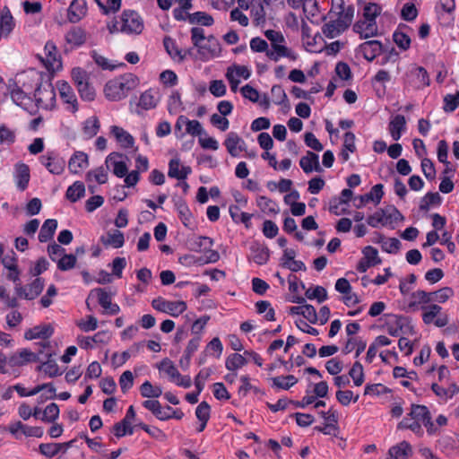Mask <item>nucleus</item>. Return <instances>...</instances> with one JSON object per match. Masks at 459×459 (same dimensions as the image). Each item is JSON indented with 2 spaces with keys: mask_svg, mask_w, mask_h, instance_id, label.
<instances>
[{
  "mask_svg": "<svg viewBox=\"0 0 459 459\" xmlns=\"http://www.w3.org/2000/svg\"><path fill=\"white\" fill-rule=\"evenodd\" d=\"M382 7L377 3H368L363 8V17L367 22H374L380 15Z\"/></svg>",
  "mask_w": 459,
  "mask_h": 459,
  "instance_id": "nucleus-41",
  "label": "nucleus"
},
{
  "mask_svg": "<svg viewBox=\"0 0 459 459\" xmlns=\"http://www.w3.org/2000/svg\"><path fill=\"white\" fill-rule=\"evenodd\" d=\"M392 393V389L389 387L382 385V384H372V385H367L364 389V394H375V395H381V394H387Z\"/></svg>",
  "mask_w": 459,
  "mask_h": 459,
  "instance_id": "nucleus-59",
  "label": "nucleus"
},
{
  "mask_svg": "<svg viewBox=\"0 0 459 459\" xmlns=\"http://www.w3.org/2000/svg\"><path fill=\"white\" fill-rule=\"evenodd\" d=\"M65 41L73 47H80L86 41V33L81 27H74L65 34Z\"/></svg>",
  "mask_w": 459,
  "mask_h": 459,
  "instance_id": "nucleus-26",
  "label": "nucleus"
},
{
  "mask_svg": "<svg viewBox=\"0 0 459 459\" xmlns=\"http://www.w3.org/2000/svg\"><path fill=\"white\" fill-rule=\"evenodd\" d=\"M354 346H357L355 352V357L357 358L365 351L367 342L360 338L358 339L351 337L347 340L344 347L342 348V352L344 354L351 353L353 350H355Z\"/></svg>",
  "mask_w": 459,
  "mask_h": 459,
  "instance_id": "nucleus-33",
  "label": "nucleus"
},
{
  "mask_svg": "<svg viewBox=\"0 0 459 459\" xmlns=\"http://www.w3.org/2000/svg\"><path fill=\"white\" fill-rule=\"evenodd\" d=\"M100 242L105 247L112 246L115 248H119L124 246L125 237L123 232L114 230L113 232H108L107 236H101Z\"/></svg>",
  "mask_w": 459,
  "mask_h": 459,
  "instance_id": "nucleus-29",
  "label": "nucleus"
},
{
  "mask_svg": "<svg viewBox=\"0 0 459 459\" xmlns=\"http://www.w3.org/2000/svg\"><path fill=\"white\" fill-rule=\"evenodd\" d=\"M421 169L428 180H433L436 178V169L433 161L429 158L421 160Z\"/></svg>",
  "mask_w": 459,
  "mask_h": 459,
  "instance_id": "nucleus-63",
  "label": "nucleus"
},
{
  "mask_svg": "<svg viewBox=\"0 0 459 459\" xmlns=\"http://www.w3.org/2000/svg\"><path fill=\"white\" fill-rule=\"evenodd\" d=\"M71 74L76 88L82 87L83 82L89 81L88 73L81 67L73 68Z\"/></svg>",
  "mask_w": 459,
  "mask_h": 459,
  "instance_id": "nucleus-58",
  "label": "nucleus"
},
{
  "mask_svg": "<svg viewBox=\"0 0 459 459\" xmlns=\"http://www.w3.org/2000/svg\"><path fill=\"white\" fill-rule=\"evenodd\" d=\"M325 43V41L319 32H316L313 37H310V39L305 41V45L308 48L307 49L315 53L322 52Z\"/></svg>",
  "mask_w": 459,
  "mask_h": 459,
  "instance_id": "nucleus-46",
  "label": "nucleus"
},
{
  "mask_svg": "<svg viewBox=\"0 0 459 459\" xmlns=\"http://www.w3.org/2000/svg\"><path fill=\"white\" fill-rule=\"evenodd\" d=\"M389 459H408L412 455V448L409 442L403 440L390 447Z\"/></svg>",
  "mask_w": 459,
  "mask_h": 459,
  "instance_id": "nucleus-19",
  "label": "nucleus"
},
{
  "mask_svg": "<svg viewBox=\"0 0 459 459\" xmlns=\"http://www.w3.org/2000/svg\"><path fill=\"white\" fill-rule=\"evenodd\" d=\"M59 95L65 104H67V109L72 113H75L79 109V104L76 95L66 81H58L56 83Z\"/></svg>",
  "mask_w": 459,
  "mask_h": 459,
  "instance_id": "nucleus-7",
  "label": "nucleus"
},
{
  "mask_svg": "<svg viewBox=\"0 0 459 459\" xmlns=\"http://www.w3.org/2000/svg\"><path fill=\"white\" fill-rule=\"evenodd\" d=\"M418 13L419 12L415 4L412 3H407L402 8L401 17L406 22H412L417 18Z\"/></svg>",
  "mask_w": 459,
  "mask_h": 459,
  "instance_id": "nucleus-57",
  "label": "nucleus"
},
{
  "mask_svg": "<svg viewBox=\"0 0 459 459\" xmlns=\"http://www.w3.org/2000/svg\"><path fill=\"white\" fill-rule=\"evenodd\" d=\"M406 129V119L403 115H396L393 117V119L389 122L388 130L389 133L394 141H398L403 132Z\"/></svg>",
  "mask_w": 459,
  "mask_h": 459,
  "instance_id": "nucleus-18",
  "label": "nucleus"
},
{
  "mask_svg": "<svg viewBox=\"0 0 459 459\" xmlns=\"http://www.w3.org/2000/svg\"><path fill=\"white\" fill-rule=\"evenodd\" d=\"M139 79L134 74H125L118 78L108 81L104 88L105 96L111 101H118L126 98L134 90Z\"/></svg>",
  "mask_w": 459,
  "mask_h": 459,
  "instance_id": "nucleus-1",
  "label": "nucleus"
},
{
  "mask_svg": "<svg viewBox=\"0 0 459 459\" xmlns=\"http://www.w3.org/2000/svg\"><path fill=\"white\" fill-rule=\"evenodd\" d=\"M158 100L155 99L152 91L148 90L143 92L140 96L138 107L144 110H149L156 108Z\"/></svg>",
  "mask_w": 459,
  "mask_h": 459,
  "instance_id": "nucleus-39",
  "label": "nucleus"
},
{
  "mask_svg": "<svg viewBox=\"0 0 459 459\" xmlns=\"http://www.w3.org/2000/svg\"><path fill=\"white\" fill-rule=\"evenodd\" d=\"M93 293H96L97 294V297H98V302L99 304L104 308L106 309L108 307L110 306V304L112 303L111 301V295L109 293H108L106 291L105 289H102V288H96L92 290H91L90 294H89V298H91V296L93 294Z\"/></svg>",
  "mask_w": 459,
  "mask_h": 459,
  "instance_id": "nucleus-51",
  "label": "nucleus"
},
{
  "mask_svg": "<svg viewBox=\"0 0 459 459\" xmlns=\"http://www.w3.org/2000/svg\"><path fill=\"white\" fill-rule=\"evenodd\" d=\"M384 186L382 184L375 185L370 192L361 195L359 196V204H355V207L359 209L363 207L369 201L374 202L376 204H378L384 195L383 191Z\"/></svg>",
  "mask_w": 459,
  "mask_h": 459,
  "instance_id": "nucleus-12",
  "label": "nucleus"
},
{
  "mask_svg": "<svg viewBox=\"0 0 459 459\" xmlns=\"http://www.w3.org/2000/svg\"><path fill=\"white\" fill-rule=\"evenodd\" d=\"M92 178H94V179L100 185H102V184H105L107 182V180H108V173L104 169V168L101 166V167H99V168H97V169H95L93 170H90L86 174V180L87 181H91Z\"/></svg>",
  "mask_w": 459,
  "mask_h": 459,
  "instance_id": "nucleus-55",
  "label": "nucleus"
},
{
  "mask_svg": "<svg viewBox=\"0 0 459 459\" xmlns=\"http://www.w3.org/2000/svg\"><path fill=\"white\" fill-rule=\"evenodd\" d=\"M111 134L115 136L117 141L121 144L123 148L128 149L134 146V137L123 128L117 126H112Z\"/></svg>",
  "mask_w": 459,
  "mask_h": 459,
  "instance_id": "nucleus-27",
  "label": "nucleus"
},
{
  "mask_svg": "<svg viewBox=\"0 0 459 459\" xmlns=\"http://www.w3.org/2000/svg\"><path fill=\"white\" fill-rule=\"evenodd\" d=\"M88 165L89 157L87 153L77 151L70 158L68 162V169L71 173L78 174L82 169L88 167Z\"/></svg>",
  "mask_w": 459,
  "mask_h": 459,
  "instance_id": "nucleus-16",
  "label": "nucleus"
},
{
  "mask_svg": "<svg viewBox=\"0 0 459 459\" xmlns=\"http://www.w3.org/2000/svg\"><path fill=\"white\" fill-rule=\"evenodd\" d=\"M87 5L85 0H73L67 10L68 21L72 23L80 22L86 14Z\"/></svg>",
  "mask_w": 459,
  "mask_h": 459,
  "instance_id": "nucleus-11",
  "label": "nucleus"
},
{
  "mask_svg": "<svg viewBox=\"0 0 459 459\" xmlns=\"http://www.w3.org/2000/svg\"><path fill=\"white\" fill-rule=\"evenodd\" d=\"M143 406L151 411L152 414L160 420H168L169 417L168 413H163V409L158 400H146L143 403Z\"/></svg>",
  "mask_w": 459,
  "mask_h": 459,
  "instance_id": "nucleus-36",
  "label": "nucleus"
},
{
  "mask_svg": "<svg viewBox=\"0 0 459 459\" xmlns=\"http://www.w3.org/2000/svg\"><path fill=\"white\" fill-rule=\"evenodd\" d=\"M457 107H459V91H457L455 94H446L444 97L443 109L445 112H453Z\"/></svg>",
  "mask_w": 459,
  "mask_h": 459,
  "instance_id": "nucleus-53",
  "label": "nucleus"
},
{
  "mask_svg": "<svg viewBox=\"0 0 459 459\" xmlns=\"http://www.w3.org/2000/svg\"><path fill=\"white\" fill-rule=\"evenodd\" d=\"M187 21L191 24H198L206 27H210L214 23V19L212 15L200 11L187 13Z\"/></svg>",
  "mask_w": 459,
  "mask_h": 459,
  "instance_id": "nucleus-31",
  "label": "nucleus"
},
{
  "mask_svg": "<svg viewBox=\"0 0 459 459\" xmlns=\"http://www.w3.org/2000/svg\"><path fill=\"white\" fill-rule=\"evenodd\" d=\"M163 45L166 52L172 59L178 58V62H183L186 59V54H183V51L178 48L175 40L169 36H165Z\"/></svg>",
  "mask_w": 459,
  "mask_h": 459,
  "instance_id": "nucleus-30",
  "label": "nucleus"
},
{
  "mask_svg": "<svg viewBox=\"0 0 459 459\" xmlns=\"http://www.w3.org/2000/svg\"><path fill=\"white\" fill-rule=\"evenodd\" d=\"M15 172L17 186L21 191H24L30 178V168L25 163H19L16 165Z\"/></svg>",
  "mask_w": 459,
  "mask_h": 459,
  "instance_id": "nucleus-24",
  "label": "nucleus"
},
{
  "mask_svg": "<svg viewBox=\"0 0 459 459\" xmlns=\"http://www.w3.org/2000/svg\"><path fill=\"white\" fill-rule=\"evenodd\" d=\"M42 165L52 174L60 175L65 170V161L53 152L39 157Z\"/></svg>",
  "mask_w": 459,
  "mask_h": 459,
  "instance_id": "nucleus-8",
  "label": "nucleus"
},
{
  "mask_svg": "<svg viewBox=\"0 0 459 459\" xmlns=\"http://www.w3.org/2000/svg\"><path fill=\"white\" fill-rule=\"evenodd\" d=\"M251 259L257 264H266L269 258V250L266 247L255 242L250 247Z\"/></svg>",
  "mask_w": 459,
  "mask_h": 459,
  "instance_id": "nucleus-25",
  "label": "nucleus"
},
{
  "mask_svg": "<svg viewBox=\"0 0 459 459\" xmlns=\"http://www.w3.org/2000/svg\"><path fill=\"white\" fill-rule=\"evenodd\" d=\"M180 161L178 159H172L169 163L168 176L172 178L178 180H184L191 173V168L188 166H183L181 170L178 169Z\"/></svg>",
  "mask_w": 459,
  "mask_h": 459,
  "instance_id": "nucleus-23",
  "label": "nucleus"
},
{
  "mask_svg": "<svg viewBox=\"0 0 459 459\" xmlns=\"http://www.w3.org/2000/svg\"><path fill=\"white\" fill-rule=\"evenodd\" d=\"M47 360L44 361L45 365V374H47L50 377H55L62 375V372L59 370V367L56 362L51 359L52 353L46 354Z\"/></svg>",
  "mask_w": 459,
  "mask_h": 459,
  "instance_id": "nucleus-52",
  "label": "nucleus"
},
{
  "mask_svg": "<svg viewBox=\"0 0 459 459\" xmlns=\"http://www.w3.org/2000/svg\"><path fill=\"white\" fill-rule=\"evenodd\" d=\"M100 127V121H99L98 117H92L91 118H88L84 122L82 131H83L84 135L90 139V138L94 137L98 134Z\"/></svg>",
  "mask_w": 459,
  "mask_h": 459,
  "instance_id": "nucleus-44",
  "label": "nucleus"
},
{
  "mask_svg": "<svg viewBox=\"0 0 459 459\" xmlns=\"http://www.w3.org/2000/svg\"><path fill=\"white\" fill-rule=\"evenodd\" d=\"M384 316L394 319V323L400 333L411 335L415 333L414 326L411 325V319L409 316L394 314H385Z\"/></svg>",
  "mask_w": 459,
  "mask_h": 459,
  "instance_id": "nucleus-20",
  "label": "nucleus"
},
{
  "mask_svg": "<svg viewBox=\"0 0 459 459\" xmlns=\"http://www.w3.org/2000/svg\"><path fill=\"white\" fill-rule=\"evenodd\" d=\"M160 368L163 369L173 381H175L177 377H180V373L175 367L174 363L168 358L161 360Z\"/></svg>",
  "mask_w": 459,
  "mask_h": 459,
  "instance_id": "nucleus-62",
  "label": "nucleus"
},
{
  "mask_svg": "<svg viewBox=\"0 0 459 459\" xmlns=\"http://www.w3.org/2000/svg\"><path fill=\"white\" fill-rule=\"evenodd\" d=\"M120 31L127 34H140L143 30V22L134 10H124L121 14Z\"/></svg>",
  "mask_w": 459,
  "mask_h": 459,
  "instance_id": "nucleus-3",
  "label": "nucleus"
},
{
  "mask_svg": "<svg viewBox=\"0 0 459 459\" xmlns=\"http://www.w3.org/2000/svg\"><path fill=\"white\" fill-rule=\"evenodd\" d=\"M37 87L34 92V98L36 101V105L38 107H48L46 103L47 100L53 102L56 100V92L55 88L52 83H47L46 85L42 84V76L37 79Z\"/></svg>",
  "mask_w": 459,
  "mask_h": 459,
  "instance_id": "nucleus-5",
  "label": "nucleus"
},
{
  "mask_svg": "<svg viewBox=\"0 0 459 459\" xmlns=\"http://www.w3.org/2000/svg\"><path fill=\"white\" fill-rule=\"evenodd\" d=\"M240 143H244L243 140L237 133L230 132L227 134L224 145L232 157H237L239 154V152L243 150L242 146L239 145Z\"/></svg>",
  "mask_w": 459,
  "mask_h": 459,
  "instance_id": "nucleus-22",
  "label": "nucleus"
},
{
  "mask_svg": "<svg viewBox=\"0 0 459 459\" xmlns=\"http://www.w3.org/2000/svg\"><path fill=\"white\" fill-rule=\"evenodd\" d=\"M401 241L396 238H385V241L383 242L381 246L383 251L389 254H396L399 252L401 248Z\"/></svg>",
  "mask_w": 459,
  "mask_h": 459,
  "instance_id": "nucleus-64",
  "label": "nucleus"
},
{
  "mask_svg": "<svg viewBox=\"0 0 459 459\" xmlns=\"http://www.w3.org/2000/svg\"><path fill=\"white\" fill-rule=\"evenodd\" d=\"M59 411H60L58 405L55 403H52L45 408L40 420L44 422L54 423L59 416Z\"/></svg>",
  "mask_w": 459,
  "mask_h": 459,
  "instance_id": "nucleus-50",
  "label": "nucleus"
},
{
  "mask_svg": "<svg viewBox=\"0 0 459 459\" xmlns=\"http://www.w3.org/2000/svg\"><path fill=\"white\" fill-rule=\"evenodd\" d=\"M363 257L359 261L356 269L359 273H366L368 268L378 265L382 259L378 256V251L372 246H367L362 249Z\"/></svg>",
  "mask_w": 459,
  "mask_h": 459,
  "instance_id": "nucleus-6",
  "label": "nucleus"
},
{
  "mask_svg": "<svg viewBox=\"0 0 459 459\" xmlns=\"http://www.w3.org/2000/svg\"><path fill=\"white\" fill-rule=\"evenodd\" d=\"M152 306L154 309L168 313L172 316H178L187 307L185 301H168L161 297L154 299L152 301Z\"/></svg>",
  "mask_w": 459,
  "mask_h": 459,
  "instance_id": "nucleus-4",
  "label": "nucleus"
},
{
  "mask_svg": "<svg viewBox=\"0 0 459 459\" xmlns=\"http://www.w3.org/2000/svg\"><path fill=\"white\" fill-rule=\"evenodd\" d=\"M359 51L368 61H373L381 53L385 51L384 45L377 39L368 40L359 46Z\"/></svg>",
  "mask_w": 459,
  "mask_h": 459,
  "instance_id": "nucleus-9",
  "label": "nucleus"
},
{
  "mask_svg": "<svg viewBox=\"0 0 459 459\" xmlns=\"http://www.w3.org/2000/svg\"><path fill=\"white\" fill-rule=\"evenodd\" d=\"M39 452L48 458H52L59 453V446L57 443H43L39 446Z\"/></svg>",
  "mask_w": 459,
  "mask_h": 459,
  "instance_id": "nucleus-60",
  "label": "nucleus"
},
{
  "mask_svg": "<svg viewBox=\"0 0 459 459\" xmlns=\"http://www.w3.org/2000/svg\"><path fill=\"white\" fill-rule=\"evenodd\" d=\"M39 349L36 351H31L28 349H22L18 352L13 354L8 358L7 363L10 367H22L30 362L40 361L39 355L43 354L44 349L50 348L49 342H40L36 343Z\"/></svg>",
  "mask_w": 459,
  "mask_h": 459,
  "instance_id": "nucleus-2",
  "label": "nucleus"
},
{
  "mask_svg": "<svg viewBox=\"0 0 459 459\" xmlns=\"http://www.w3.org/2000/svg\"><path fill=\"white\" fill-rule=\"evenodd\" d=\"M299 166L306 174L313 171L323 172V169L319 164L318 155L311 151H307V154L300 158Z\"/></svg>",
  "mask_w": 459,
  "mask_h": 459,
  "instance_id": "nucleus-10",
  "label": "nucleus"
},
{
  "mask_svg": "<svg viewBox=\"0 0 459 459\" xmlns=\"http://www.w3.org/2000/svg\"><path fill=\"white\" fill-rule=\"evenodd\" d=\"M383 211L385 213L383 226L388 225L392 230H394L395 229L394 223H397L398 221H403L405 220L401 212L393 204L383 208Z\"/></svg>",
  "mask_w": 459,
  "mask_h": 459,
  "instance_id": "nucleus-21",
  "label": "nucleus"
},
{
  "mask_svg": "<svg viewBox=\"0 0 459 459\" xmlns=\"http://www.w3.org/2000/svg\"><path fill=\"white\" fill-rule=\"evenodd\" d=\"M143 397L158 398L161 395L162 390L160 386H153L150 381H145L140 387Z\"/></svg>",
  "mask_w": 459,
  "mask_h": 459,
  "instance_id": "nucleus-49",
  "label": "nucleus"
},
{
  "mask_svg": "<svg viewBox=\"0 0 459 459\" xmlns=\"http://www.w3.org/2000/svg\"><path fill=\"white\" fill-rule=\"evenodd\" d=\"M299 289L302 290H306V286L303 281H299L296 275L289 274V291L291 292V297L289 300L292 303L303 304L306 302V299L299 295Z\"/></svg>",
  "mask_w": 459,
  "mask_h": 459,
  "instance_id": "nucleus-13",
  "label": "nucleus"
},
{
  "mask_svg": "<svg viewBox=\"0 0 459 459\" xmlns=\"http://www.w3.org/2000/svg\"><path fill=\"white\" fill-rule=\"evenodd\" d=\"M345 31V29L341 26V23L336 20H331L328 22H325L322 26L323 34L329 39H333L335 37L340 36L342 33Z\"/></svg>",
  "mask_w": 459,
  "mask_h": 459,
  "instance_id": "nucleus-32",
  "label": "nucleus"
},
{
  "mask_svg": "<svg viewBox=\"0 0 459 459\" xmlns=\"http://www.w3.org/2000/svg\"><path fill=\"white\" fill-rule=\"evenodd\" d=\"M212 374L211 368L202 369L195 377V385L196 388L195 392L188 393L186 394V400L191 403L195 404L198 402V395L203 391L204 387V384L201 382L200 378H208Z\"/></svg>",
  "mask_w": 459,
  "mask_h": 459,
  "instance_id": "nucleus-14",
  "label": "nucleus"
},
{
  "mask_svg": "<svg viewBox=\"0 0 459 459\" xmlns=\"http://www.w3.org/2000/svg\"><path fill=\"white\" fill-rule=\"evenodd\" d=\"M409 416L416 421H423L426 418L431 416L429 408L426 405L411 404Z\"/></svg>",
  "mask_w": 459,
  "mask_h": 459,
  "instance_id": "nucleus-42",
  "label": "nucleus"
},
{
  "mask_svg": "<svg viewBox=\"0 0 459 459\" xmlns=\"http://www.w3.org/2000/svg\"><path fill=\"white\" fill-rule=\"evenodd\" d=\"M8 88L12 100L16 105L22 107L24 100H30L14 80H9Z\"/></svg>",
  "mask_w": 459,
  "mask_h": 459,
  "instance_id": "nucleus-35",
  "label": "nucleus"
},
{
  "mask_svg": "<svg viewBox=\"0 0 459 459\" xmlns=\"http://www.w3.org/2000/svg\"><path fill=\"white\" fill-rule=\"evenodd\" d=\"M305 296L308 299H316L318 303H322L328 299L327 290L323 286H316L314 289H307Z\"/></svg>",
  "mask_w": 459,
  "mask_h": 459,
  "instance_id": "nucleus-45",
  "label": "nucleus"
},
{
  "mask_svg": "<svg viewBox=\"0 0 459 459\" xmlns=\"http://www.w3.org/2000/svg\"><path fill=\"white\" fill-rule=\"evenodd\" d=\"M77 91L80 97L84 101H92L95 99L96 92L94 88L90 84L89 81L83 82L82 87H78Z\"/></svg>",
  "mask_w": 459,
  "mask_h": 459,
  "instance_id": "nucleus-56",
  "label": "nucleus"
},
{
  "mask_svg": "<svg viewBox=\"0 0 459 459\" xmlns=\"http://www.w3.org/2000/svg\"><path fill=\"white\" fill-rule=\"evenodd\" d=\"M44 289V280L42 278H36L30 285L29 291L23 295V299L31 300L37 298Z\"/></svg>",
  "mask_w": 459,
  "mask_h": 459,
  "instance_id": "nucleus-43",
  "label": "nucleus"
},
{
  "mask_svg": "<svg viewBox=\"0 0 459 459\" xmlns=\"http://www.w3.org/2000/svg\"><path fill=\"white\" fill-rule=\"evenodd\" d=\"M76 255L73 254L64 255L57 262V268L61 271H67L75 266Z\"/></svg>",
  "mask_w": 459,
  "mask_h": 459,
  "instance_id": "nucleus-61",
  "label": "nucleus"
},
{
  "mask_svg": "<svg viewBox=\"0 0 459 459\" xmlns=\"http://www.w3.org/2000/svg\"><path fill=\"white\" fill-rule=\"evenodd\" d=\"M349 376L352 378L356 386H360L364 383V370L363 366L359 361L353 363L349 371Z\"/></svg>",
  "mask_w": 459,
  "mask_h": 459,
  "instance_id": "nucleus-48",
  "label": "nucleus"
},
{
  "mask_svg": "<svg viewBox=\"0 0 459 459\" xmlns=\"http://www.w3.org/2000/svg\"><path fill=\"white\" fill-rule=\"evenodd\" d=\"M44 49H45L47 56H46V59H43L42 57H40V60L43 62L46 68L48 71H50V70L54 71L55 70L54 64L56 62H59L58 66H61L60 56L57 54V48H56V45L54 44V42L48 41L45 45Z\"/></svg>",
  "mask_w": 459,
  "mask_h": 459,
  "instance_id": "nucleus-17",
  "label": "nucleus"
},
{
  "mask_svg": "<svg viewBox=\"0 0 459 459\" xmlns=\"http://www.w3.org/2000/svg\"><path fill=\"white\" fill-rule=\"evenodd\" d=\"M442 197L437 192H429L421 198L420 203V210L428 212L430 205H440Z\"/></svg>",
  "mask_w": 459,
  "mask_h": 459,
  "instance_id": "nucleus-37",
  "label": "nucleus"
},
{
  "mask_svg": "<svg viewBox=\"0 0 459 459\" xmlns=\"http://www.w3.org/2000/svg\"><path fill=\"white\" fill-rule=\"evenodd\" d=\"M247 363V359L239 353H232L227 359L225 367L230 371H235Z\"/></svg>",
  "mask_w": 459,
  "mask_h": 459,
  "instance_id": "nucleus-38",
  "label": "nucleus"
},
{
  "mask_svg": "<svg viewBox=\"0 0 459 459\" xmlns=\"http://www.w3.org/2000/svg\"><path fill=\"white\" fill-rule=\"evenodd\" d=\"M85 195V186L81 181H75L72 186H70L67 190L65 196L72 203H75L81 198H82Z\"/></svg>",
  "mask_w": 459,
  "mask_h": 459,
  "instance_id": "nucleus-34",
  "label": "nucleus"
},
{
  "mask_svg": "<svg viewBox=\"0 0 459 459\" xmlns=\"http://www.w3.org/2000/svg\"><path fill=\"white\" fill-rule=\"evenodd\" d=\"M393 40L401 50L406 51L411 47V38L405 31L394 30L393 33Z\"/></svg>",
  "mask_w": 459,
  "mask_h": 459,
  "instance_id": "nucleus-47",
  "label": "nucleus"
},
{
  "mask_svg": "<svg viewBox=\"0 0 459 459\" xmlns=\"http://www.w3.org/2000/svg\"><path fill=\"white\" fill-rule=\"evenodd\" d=\"M54 328L50 325H36L28 329L24 333L26 340L42 339L48 340L52 336Z\"/></svg>",
  "mask_w": 459,
  "mask_h": 459,
  "instance_id": "nucleus-15",
  "label": "nucleus"
},
{
  "mask_svg": "<svg viewBox=\"0 0 459 459\" xmlns=\"http://www.w3.org/2000/svg\"><path fill=\"white\" fill-rule=\"evenodd\" d=\"M175 206L178 212L179 218L182 221L183 224L186 227H188L192 218V212L188 208L186 203L185 202L184 199L179 198L178 201H176Z\"/></svg>",
  "mask_w": 459,
  "mask_h": 459,
  "instance_id": "nucleus-40",
  "label": "nucleus"
},
{
  "mask_svg": "<svg viewBox=\"0 0 459 459\" xmlns=\"http://www.w3.org/2000/svg\"><path fill=\"white\" fill-rule=\"evenodd\" d=\"M57 228V221L54 219H48L41 226L39 234L38 236L39 241L41 243L51 240L54 237L55 231Z\"/></svg>",
  "mask_w": 459,
  "mask_h": 459,
  "instance_id": "nucleus-28",
  "label": "nucleus"
},
{
  "mask_svg": "<svg viewBox=\"0 0 459 459\" xmlns=\"http://www.w3.org/2000/svg\"><path fill=\"white\" fill-rule=\"evenodd\" d=\"M411 74L417 78L421 87H426L430 84L429 74L423 66H414L411 70Z\"/></svg>",
  "mask_w": 459,
  "mask_h": 459,
  "instance_id": "nucleus-54",
  "label": "nucleus"
}]
</instances>
